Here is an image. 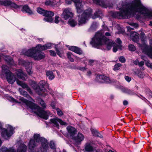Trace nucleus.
<instances>
[{"label": "nucleus", "mask_w": 152, "mask_h": 152, "mask_svg": "<svg viewBox=\"0 0 152 152\" xmlns=\"http://www.w3.org/2000/svg\"><path fill=\"white\" fill-rule=\"evenodd\" d=\"M37 11L39 13L45 16L43 18L44 21L50 23H53L54 22L52 18L54 15V13L53 12L46 10L40 8H38Z\"/></svg>", "instance_id": "0eeeda50"}, {"label": "nucleus", "mask_w": 152, "mask_h": 152, "mask_svg": "<svg viewBox=\"0 0 152 152\" xmlns=\"http://www.w3.org/2000/svg\"><path fill=\"white\" fill-rule=\"evenodd\" d=\"M103 33L102 31L97 32L94 36L92 38L90 44L92 47L98 48L100 46H103L107 50H110L112 46L113 47V52H116L118 49H121V46L120 45L121 41L119 39H117V42L119 44L117 45L113 42L111 40H106L105 38L103 36Z\"/></svg>", "instance_id": "f03ea898"}, {"label": "nucleus", "mask_w": 152, "mask_h": 152, "mask_svg": "<svg viewBox=\"0 0 152 152\" xmlns=\"http://www.w3.org/2000/svg\"><path fill=\"white\" fill-rule=\"evenodd\" d=\"M96 4L101 6L104 8L111 7L113 4L108 0H93Z\"/></svg>", "instance_id": "f8f14e48"}, {"label": "nucleus", "mask_w": 152, "mask_h": 152, "mask_svg": "<svg viewBox=\"0 0 152 152\" xmlns=\"http://www.w3.org/2000/svg\"><path fill=\"white\" fill-rule=\"evenodd\" d=\"M125 79L128 82H129L131 80V78L130 77L128 76H125Z\"/></svg>", "instance_id": "13d9d810"}, {"label": "nucleus", "mask_w": 152, "mask_h": 152, "mask_svg": "<svg viewBox=\"0 0 152 152\" xmlns=\"http://www.w3.org/2000/svg\"><path fill=\"white\" fill-rule=\"evenodd\" d=\"M68 23L72 27H75L77 24L76 21L73 19H69L68 21Z\"/></svg>", "instance_id": "4c0bfd02"}, {"label": "nucleus", "mask_w": 152, "mask_h": 152, "mask_svg": "<svg viewBox=\"0 0 152 152\" xmlns=\"http://www.w3.org/2000/svg\"><path fill=\"white\" fill-rule=\"evenodd\" d=\"M29 148L31 150H33L37 146L35 141L33 139H31L28 145Z\"/></svg>", "instance_id": "b1692460"}, {"label": "nucleus", "mask_w": 152, "mask_h": 152, "mask_svg": "<svg viewBox=\"0 0 152 152\" xmlns=\"http://www.w3.org/2000/svg\"><path fill=\"white\" fill-rule=\"evenodd\" d=\"M21 102L24 103L27 106V108L32 113H34L41 118L47 119L50 113L48 110L45 111L41 108L34 103L28 101L23 97L20 99Z\"/></svg>", "instance_id": "7ed1b4c3"}, {"label": "nucleus", "mask_w": 152, "mask_h": 152, "mask_svg": "<svg viewBox=\"0 0 152 152\" xmlns=\"http://www.w3.org/2000/svg\"><path fill=\"white\" fill-rule=\"evenodd\" d=\"M144 62L143 61H141L140 62H139V64H138V65L140 66H142L143 65H144Z\"/></svg>", "instance_id": "052dcab7"}, {"label": "nucleus", "mask_w": 152, "mask_h": 152, "mask_svg": "<svg viewBox=\"0 0 152 152\" xmlns=\"http://www.w3.org/2000/svg\"><path fill=\"white\" fill-rule=\"evenodd\" d=\"M32 87L36 91V92L39 95H42L45 96L47 94V91L45 90H40V91L39 90L40 88L39 89V86H37L36 83L34 81H32L31 84Z\"/></svg>", "instance_id": "ddd939ff"}, {"label": "nucleus", "mask_w": 152, "mask_h": 152, "mask_svg": "<svg viewBox=\"0 0 152 152\" xmlns=\"http://www.w3.org/2000/svg\"><path fill=\"white\" fill-rule=\"evenodd\" d=\"M98 25V24L97 23L93 22L91 26V28L92 30L94 29L97 27Z\"/></svg>", "instance_id": "c03bdc74"}, {"label": "nucleus", "mask_w": 152, "mask_h": 152, "mask_svg": "<svg viewBox=\"0 0 152 152\" xmlns=\"http://www.w3.org/2000/svg\"><path fill=\"white\" fill-rule=\"evenodd\" d=\"M103 30H104V31H103V30H101L99 31H98V32L99 31H102V32L103 33V36L105 38L106 40H109V39H108L106 37H105L104 36V31H107L108 32H105V35L106 37L111 36L112 35L111 31L109 29V28H107V27H105L104 28H103Z\"/></svg>", "instance_id": "4be33fe9"}, {"label": "nucleus", "mask_w": 152, "mask_h": 152, "mask_svg": "<svg viewBox=\"0 0 152 152\" xmlns=\"http://www.w3.org/2000/svg\"><path fill=\"white\" fill-rule=\"evenodd\" d=\"M7 129L2 128L1 129V135L4 139H7L13 133L14 129L9 125H6Z\"/></svg>", "instance_id": "1a4fd4ad"}, {"label": "nucleus", "mask_w": 152, "mask_h": 152, "mask_svg": "<svg viewBox=\"0 0 152 152\" xmlns=\"http://www.w3.org/2000/svg\"><path fill=\"white\" fill-rule=\"evenodd\" d=\"M22 11H25L26 13H28L30 15H31L33 13V11L30 9L28 6L26 5H25L23 6Z\"/></svg>", "instance_id": "7c9ffc66"}, {"label": "nucleus", "mask_w": 152, "mask_h": 152, "mask_svg": "<svg viewBox=\"0 0 152 152\" xmlns=\"http://www.w3.org/2000/svg\"><path fill=\"white\" fill-rule=\"evenodd\" d=\"M104 75H98L96 77V80L99 82L103 83Z\"/></svg>", "instance_id": "a19ab883"}, {"label": "nucleus", "mask_w": 152, "mask_h": 152, "mask_svg": "<svg viewBox=\"0 0 152 152\" xmlns=\"http://www.w3.org/2000/svg\"><path fill=\"white\" fill-rule=\"evenodd\" d=\"M100 12L99 11L96 12L94 15L92 17V18L93 19H95L97 18L99 16Z\"/></svg>", "instance_id": "a18cd8bd"}, {"label": "nucleus", "mask_w": 152, "mask_h": 152, "mask_svg": "<svg viewBox=\"0 0 152 152\" xmlns=\"http://www.w3.org/2000/svg\"><path fill=\"white\" fill-rule=\"evenodd\" d=\"M150 47L148 48L146 45H144L146 50H144L143 53L147 54L150 58H152V40H150Z\"/></svg>", "instance_id": "f3484780"}, {"label": "nucleus", "mask_w": 152, "mask_h": 152, "mask_svg": "<svg viewBox=\"0 0 152 152\" xmlns=\"http://www.w3.org/2000/svg\"><path fill=\"white\" fill-rule=\"evenodd\" d=\"M19 91L21 95H22L25 97H26L29 99L30 98L32 99V98L30 97L29 95L25 91L21 90V89H19Z\"/></svg>", "instance_id": "e433bc0d"}, {"label": "nucleus", "mask_w": 152, "mask_h": 152, "mask_svg": "<svg viewBox=\"0 0 152 152\" xmlns=\"http://www.w3.org/2000/svg\"><path fill=\"white\" fill-rule=\"evenodd\" d=\"M67 129L68 131V134L71 136H74L77 132L76 129L71 126H67Z\"/></svg>", "instance_id": "412c9836"}, {"label": "nucleus", "mask_w": 152, "mask_h": 152, "mask_svg": "<svg viewBox=\"0 0 152 152\" xmlns=\"http://www.w3.org/2000/svg\"><path fill=\"white\" fill-rule=\"evenodd\" d=\"M2 74H5L8 82L11 84L13 83L15 81V78L14 75L8 69V67L7 66L3 65L2 66Z\"/></svg>", "instance_id": "6e6552de"}, {"label": "nucleus", "mask_w": 152, "mask_h": 152, "mask_svg": "<svg viewBox=\"0 0 152 152\" xmlns=\"http://www.w3.org/2000/svg\"><path fill=\"white\" fill-rule=\"evenodd\" d=\"M121 66V64H120L118 63L115 64L114 66V68L113 70L114 71H116L119 70L120 69V67Z\"/></svg>", "instance_id": "49530a36"}, {"label": "nucleus", "mask_w": 152, "mask_h": 152, "mask_svg": "<svg viewBox=\"0 0 152 152\" xmlns=\"http://www.w3.org/2000/svg\"><path fill=\"white\" fill-rule=\"evenodd\" d=\"M49 52L50 53V54L51 56H56V53L55 51L52 50H50L49 51Z\"/></svg>", "instance_id": "603ef678"}, {"label": "nucleus", "mask_w": 152, "mask_h": 152, "mask_svg": "<svg viewBox=\"0 0 152 152\" xmlns=\"http://www.w3.org/2000/svg\"><path fill=\"white\" fill-rule=\"evenodd\" d=\"M0 152H15V151L12 148H8L7 147H2L1 148Z\"/></svg>", "instance_id": "c756f323"}, {"label": "nucleus", "mask_w": 152, "mask_h": 152, "mask_svg": "<svg viewBox=\"0 0 152 152\" xmlns=\"http://www.w3.org/2000/svg\"><path fill=\"white\" fill-rule=\"evenodd\" d=\"M73 1L75 3L76 7L77 12L80 13L82 10L83 7L84 3L80 0H66V3L68 4H70Z\"/></svg>", "instance_id": "9b49d317"}, {"label": "nucleus", "mask_w": 152, "mask_h": 152, "mask_svg": "<svg viewBox=\"0 0 152 152\" xmlns=\"http://www.w3.org/2000/svg\"><path fill=\"white\" fill-rule=\"evenodd\" d=\"M120 89L122 92L127 93L129 94L132 95L134 94V92L132 90H130L127 88H124L123 86H121Z\"/></svg>", "instance_id": "c85d7f7f"}, {"label": "nucleus", "mask_w": 152, "mask_h": 152, "mask_svg": "<svg viewBox=\"0 0 152 152\" xmlns=\"http://www.w3.org/2000/svg\"><path fill=\"white\" fill-rule=\"evenodd\" d=\"M45 4L48 6H53L55 5V3L53 1L48 0L45 2Z\"/></svg>", "instance_id": "ea45409f"}, {"label": "nucleus", "mask_w": 152, "mask_h": 152, "mask_svg": "<svg viewBox=\"0 0 152 152\" xmlns=\"http://www.w3.org/2000/svg\"><path fill=\"white\" fill-rule=\"evenodd\" d=\"M128 48L129 50L131 51H134L136 50V48L133 45H130Z\"/></svg>", "instance_id": "de8ad7c7"}, {"label": "nucleus", "mask_w": 152, "mask_h": 152, "mask_svg": "<svg viewBox=\"0 0 152 152\" xmlns=\"http://www.w3.org/2000/svg\"><path fill=\"white\" fill-rule=\"evenodd\" d=\"M18 63L20 65H21L25 66L26 67V69L28 74L29 75L32 73L31 71L32 65L31 63L29 62H26L22 59H19Z\"/></svg>", "instance_id": "4468645a"}, {"label": "nucleus", "mask_w": 152, "mask_h": 152, "mask_svg": "<svg viewBox=\"0 0 152 152\" xmlns=\"http://www.w3.org/2000/svg\"><path fill=\"white\" fill-rule=\"evenodd\" d=\"M7 99L12 102H17V100L11 96H8L7 98Z\"/></svg>", "instance_id": "8fccbe9b"}, {"label": "nucleus", "mask_w": 152, "mask_h": 152, "mask_svg": "<svg viewBox=\"0 0 152 152\" xmlns=\"http://www.w3.org/2000/svg\"><path fill=\"white\" fill-rule=\"evenodd\" d=\"M76 60H77V61H80L81 60V58H79V57H77L76 56H74Z\"/></svg>", "instance_id": "338daca9"}, {"label": "nucleus", "mask_w": 152, "mask_h": 152, "mask_svg": "<svg viewBox=\"0 0 152 152\" xmlns=\"http://www.w3.org/2000/svg\"><path fill=\"white\" fill-rule=\"evenodd\" d=\"M39 89L40 88V89H39V90L40 91V90H42V89L46 90L44 86H45L47 88L48 87V84L45 82V81L44 80H42L40 81L39 83Z\"/></svg>", "instance_id": "cd10ccee"}, {"label": "nucleus", "mask_w": 152, "mask_h": 152, "mask_svg": "<svg viewBox=\"0 0 152 152\" xmlns=\"http://www.w3.org/2000/svg\"><path fill=\"white\" fill-rule=\"evenodd\" d=\"M91 130L92 134L96 136L99 137L101 138L102 137V136L100 135V133L96 130L92 128H91Z\"/></svg>", "instance_id": "f704fd0d"}, {"label": "nucleus", "mask_w": 152, "mask_h": 152, "mask_svg": "<svg viewBox=\"0 0 152 152\" xmlns=\"http://www.w3.org/2000/svg\"><path fill=\"white\" fill-rule=\"evenodd\" d=\"M84 136L81 133H78L76 137L75 140L77 142H80L83 141L84 139Z\"/></svg>", "instance_id": "473e14b6"}, {"label": "nucleus", "mask_w": 152, "mask_h": 152, "mask_svg": "<svg viewBox=\"0 0 152 152\" xmlns=\"http://www.w3.org/2000/svg\"><path fill=\"white\" fill-rule=\"evenodd\" d=\"M138 76L142 78L144 76V74L143 73L140 72L139 73Z\"/></svg>", "instance_id": "bf43d9fd"}, {"label": "nucleus", "mask_w": 152, "mask_h": 152, "mask_svg": "<svg viewBox=\"0 0 152 152\" xmlns=\"http://www.w3.org/2000/svg\"><path fill=\"white\" fill-rule=\"evenodd\" d=\"M39 103L44 109L46 107V104L41 99H39L38 100Z\"/></svg>", "instance_id": "79ce46f5"}, {"label": "nucleus", "mask_w": 152, "mask_h": 152, "mask_svg": "<svg viewBox=\"0 0 152 152\" xmlns=\"http://www.w3.org/2000/svg\"><path fill=\"white\" fill-rule=\"evenodd\" d=\"M61 16V18L64 20H66L69 18L73 17L74 14L71 8H66L63 9V12Z\"/></svg>", "instance_id": "9d476101"}, {"label": "nucleus", "mask_w": 152, "mask_h": 152, "mask_svg": "<svg viewBox=\"0 0 152 152\" xmlns=\"http://www.w3.org/2000/svg\"><path fill=\"white\" fill-rule=\"evenodd\" d=\"M67 56L68 58L69 59V61L71 62H73L74 60L73 58L72 57V56H74L72 54V53L70 52H69L67 53Z\"/></svg>", "instance_id": "37998d69"}, {"label": "nucleus", "mask_w": 152, "mask_h": 152, "mask_svg": "<svg viewBox=\"0 0 152 152\" xmlns=\"http://www.w3.org/2000/svg\"><path fill=\"white\" fill-rule=\"evenodd\" d=\"M123 103L124 105H126L128 104V102L127 101L125 100L123 101Z\"/></svg>", "instance_id": "69168bd1"}, {"label": "nucleus", "mask_w": 152, "mask_h": 152, "mask_svg": "<svg viewBox=\"0 0 152 152\" xmlns=\"http://www.w3.org/2000/svg\"><path fill=\"white\" fill-rule=\"evenodd\" d=\"M139 34L135 32H133L131 34V39L134 42H136L139 40Z\"/></svg>", "instance_id": "a878e982"}, {"label": "nucleus", "mask_w": 152, "mask_h": 152, "mask_svg": "<svg viewBox=\"0 0 152 152\" xmlns=\"http://www.w3.org/2000/svg\"><path fill=\"white\" fill-rule=\"evenodd\" d=\"M128 0H123L117 5L118 10L120 12H111V15L114 18H128L131 13L138 12L145 15H151V11L145 7L141 3L140 0H131V3H128Z\"/></svg>", "instance_id": "f257e3e1"}, {"label": "nucleus", "mask_w": 152, "mask_h": 152, "mask_svg": "<svg viewBox=\"0 0 152 152\" xmlns=\"http://www.w3.org/2000/svg\"><path fill=\"white\" fill-rule=\"evenodd\" d=\"M35 47H33L28 50H23L22 53L28 56L31 57L36 60H40L43 58L45 57L44 53L41 52L40 49L37 50Z\"/></svg>", "instance_id": "20e7f679"}, {"label": "nucleus", "mask_w": 152, "mask_h": 152, "mask_svg": "<svg viewBox=\"0 0 152 152\" xmlns=\"http://www.w3.org/2000/svg\"><path fill=\"white\" fill-rule=\"evenodd\" d=\"M134 63L136 65L138 64H139V61L138 60L136 59L134 61Z\"/></svg>", "instance_id": "e2e57ef3"}, {"label": "nucleus", "mask_w": 152, "mask_h": 152, "mask_svg": "<svg viewBox=\"0 0 152 152\" xmlns=\"http://www.w3.org/2000/svg\"><path fill=\"white\" fill-rule=\"evenodd\" d=\"M50 121L51 124H53L54 126L58 128L59 127V123H60L61 125L66 126L67 125L66 122H64L61 120L57 118L51 119Z\"/></svg>", "instance_id": "2eb2a0df"}, {"label": "nucleus", "mask_w": 152, "mask_h": 152, "mask_svg": "<svg viewBox=\"0 0 152 152\" xmlns=\"http://www.w3.org/2000/svg\"><path fill=\"white\" fill-rule=\"evenodd\" d=\"M79 69L81 71H84L86 70V69L84 67H80Z\"/></svg>", "instance_id": "0e129e2a"}, {"label": "nucleus", "mask_w": 152, "mask_h": 152, "mask_svg": "<svg viewBox=\"0 0 152 152\" xmlns=\"http://www.w3.org/2000/svg\"><path fill=\"white\" fill-rule=\"evenodd\" d=\"M17 152H26L27 149V146L25 144L21 143L17 145Z\"/></svg>", "instance_id": "393cba45"}, {"label": "nucleus", "mask_w": 152, "mask_h": 152, "mask_svg": "<svg viewBox=\"0 0 152 152\" xmlns=\"http://www.w3.org/2000/svg\"><path fill=\"white\" fill-rule=\"evenodd\" d=\"M15 74L18 78L23 80H25L27 78L26 75L21 69L17 70Z\"/></svg>", "instance_id": "a211bd4d"}, {"label": "nucleus", "mask_w": 152, "mask_h": 152, "mask_svg": "<svg viewBox=\"0 0 152 152\" xmlns=\"http://www.w3.org/2000/svg\"><path fill=\"white\" fill-rule=\"evenodd\" d=\"M82 9V10L80 13L78 12L80 14L78 16V25L79 26H82L87 23L91 17L92 12V10L90 8L85 10L83 12V6Z\"/></svg>", "instance_id": "39448f33"}, {"label": "nucleus", "mask_w": 152, "mask_h": 152, "mask_svg": "<svg viewBox=\"0 0 152 152\" xmlns=\"http://www.w3.org/2000/svg\"><path fill=\"white\" fill-rule=\"evenodd\" d=\"M34 137L37 142L40 141L41 144V148L37 151V152H47L49 148L47 140L43 137H40L38 134H34Z\"/></svg>", "instance_id": "423d86ee"}, {"label": "nucleus", "mask_w": 152, "mask_h": 152, "mask_svg": "<svg viewBox=\"0 0 152 152\" xmlns=\"http://www.w3.org/2000/svg\"><path fill=\"white\" fill-rule=\"evenodd\" d=\"M86 151L89 152H92L94 151V148L90 144H87L85 147Z\"/></svg>", "instance_id": "72a5a7b5"}, {"label": "nucleus", "mask_w": 152, "mask_h": 152, "mask_svg": "<svg viewBox=\"0 0 152 152\" xmlns=\"http://www.w3.org/2000/svg\"><path fill=\"white\" fill-rule=\"evenodd\" d=\"M145 64L148 67L152 69V63H150L148 61H147L146 62Z\"/></svg>", "instance_id": "864d4df0"}, {"label": "nucleus", "mask_w": 152, "mask_h": 152, "mask_svg": "<svg viewBox=\"0 0 152 152\" xmlns=\"http://www.w3.org/2000/svg\"><path fill=\"white\" fill-rule=\"evenodd\" d=\"M52 44L51 43H48L44 45H41L39 44L36 46L37 50L40 49L41 50H44L48 49H49L51 48Z\"/></svg>", "instance_id": "6ab92c4d"}, {"label": "nucleus", "mask_w": 152, "mask_h": 152, "mask_svg": "<svg viewBox=\"0 0 152 152\" xmlns=\"http://www.w3.org/2000/svg\"><path fill=\"white\" fill-rule=\"evenodd\" d=\"M119 60L122 63H124L125 61V59L124 57L121 56L119 58Z\"/></svg>", "instance_id": "6e6d98bb"}, {"label": "nucleus", "mask_w": 152, "mask_h": 152, "mask_svg": "<svg viewBox=\"0 0 152 152\" xmlns=\"http://www.w3.org/2000/svg\"><path fill=\"white\" fill-rule=\"evenodd\" d=\"M59 16L57 15H56L55 17V20L54 22L56 23H58L59 22Z\"/></svg>", "instance_id": "5fc2aeb1"}, {"label": "nucleus", "mask_w": 152, "mask_h": 152, "mask_svg": "<svg viewBox=\"0 0 152 152\" xmlns=\"http://www.w3.org/2000/svg\"><path fill=\"white\" fill-rule=\"evenodd\" d=\"M68 49L78 54H81L83 53L82 51L80 48L75 46H69Z\"/></svg>", "instance_id": "5701e85b"}, {"label": "nucleus", "mask_w": 152, "mask_h": 152, "mask_svg": "<svg viewBox=\"0 0 152 152\" xmlns=\"http://www.w3.org/2000/svg\"><path fill=\"white\" fill-rule=\"evenodd\" d=\"M140 35L141 40L144 43L141 46V48L142 49V51L143 52L144 50H146V49H145V48L144 46V45H146L148 48H149L150 47V46L149 47H148L145 43V37L144 33L143 32H141L140 34Z\"/></svg>", "instance_id": "bb28decb"}, {"label": "nucleus", "mask_w": 152, "mask_h": 152, "mask_svg": "<svg viewBox=\"0 0 152 152\" xmlns=\"http://www.w3.org/2000/svg\"><path fill=\"white\" fill-rule=\"evenodd\" d=\"M103 78V82H105L107 83H112L115 81V80H111L109 78L104 75Z\"/></svg>", "instance_id": "58836bf2"}, {"label": "nucleus", "mask_w": 152, "mask_h": 152, "mask_svg": "<svg viewBox=\"0 0 152 152\" xmlns=\"http://www.w3.org/2000/svg\"><path fill=\"white\" fill-rule=\"evenodd\" d=\"M0 4L5 6H10L11 7L17 8L18 6L15 3L12 2L9 0H0Z\"/></svg>", "instance_id": "dca6fc26"}, {"label": "nucleus", "mask_w": 152, "mask_h": 152, "mask_svg": "<svg viewBox=\"0 0 152 152\" xmlns=\"http://www.w3.org/2000/svg\"><path fill=\"white\" fill-rule=\"evenodd\" d=\"M56 110H57V114L59 116H61L63 115V113L60 109L58 108H56Z\"/></svg>", "instance_id": "09e8293b"}, {"label": "nucleus", "mask_w": 152, "mask_h": 152, "mask_svg": "<svg viewBox=\"0 0 152 152\" xmlns=\"http://www.w3.org/2000/svg\"><path fill=\"white\" fill-rule=\"evenodd\" d=\"M51 106L52 107L53 109L55 108V105H54V104H53V103H51Z\"/></svg>", "instance_id": "774afa93"}, {"label": "nucleus", "mask_w": 152, "mask_h": 152, "mask_svg": "<svg viewBox=\"0 0 152 152\" xmlns=\"http://www.w3.org/2000/svg\"><path fill=\"white\" fill-rule=\"evenodd\" d=\"M50 146L51 148L54 149L55 148V145L53 141H51L50 143Z\"/></svg>", "instance_id": "3c124183"}, {"label": "nucleus", "mask_w": 152, "mask_h": 152, "mask_svg": "<svg viewBox=\"0 0 152 152\" xmlns=\"http://www.w3.org/2000/svg\"><path fill=\"white\" fill-rule=\"evenodd\" d=\"M17 84L21 86L23 88L25 89L29 93L31 94H32V92L30 88L28 87V85L26 84L23 83V82L20 81L18 80L16 81Z\"/></svg>", "instance_id": "aec40b11"}, {"label": "nucleus", "mask_w": 152, "mask_h": 152, "mask_svg": "<svg viewBox=\"0 0 152 152\" xmlns=\"http://www.w3.org/2000/svg\"><path fill=\"white\" fill-rule=\"evenodd\" d=\"M131 25L133 26L134 27H137L138 26V25L136 23H132Z\"/></svg>", "instance_id": "680f3d73"}, {"label": "nucleus", "mask_w": 152, "mask_h": 152, "mask_svg": "<svg viewBox=\"0 0 152 152\" xmlns=\"http://www.w3.org/2000/svg\"><path fill=\"white\" fill-rule=\"evenodd\" d=\"M56 50L57 54L60 56V57L62 56V54L60 52V51L57 48L56 49Z\"/></svg>", "instance_id": "4d7b16f0"}, {"label": "nucleus", "mask_w": 152, "mask_h": 152, "mask_svg": "<svg viewBox=\"0 0 152 152\" xmlns=\"http://www.w3.org/2000/svg\"><path fill=\"white\" fill-rule=\"evenodd\" d=\"M5 61L8 63V64L12 65H13V61L12 58L9 56H5L4 58Z\"/></svg>", "instance_id": "c9c22d12"}, {"label": "nucleus", "mask_w": 152, "mask_h": 152, "mask_svg": "<svg viewBox=\"0 0 152 152\" xmlns=\"http://www.w3.org/2000/svg\"><path fill=\"white\" fill-rule=\"evenodd\" d=\"M47 76L50 80H52L55 77V75L52 71H46Z\"/></svg>", "instance_id": "2f4dec72"}]
</instances>
